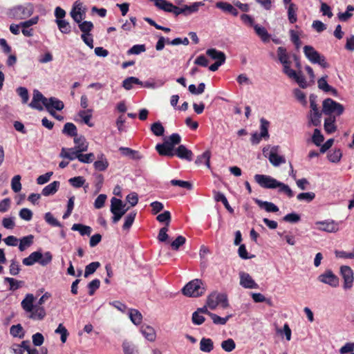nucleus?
I'll return each instance as SVG.
<instances>
[{"instance_id":"obj_1","label":"nucleus","mask_w":354,"mask_h":354,"mask_svg":"<svg viewBox=\"0 0 354 354\" xmlns=\"http://www.w3.org/2000/svg\"><path fill=\"white\" fill-rule=\"evenodd\" d=\"M50 294L46 292L38 300L35 305V298L32 294H26L24 299L21 302V306L24 312L28 314L27 317L35 321L43 320L46 312L41 305L50 297Z\"/></svg>"},{"instance_id":"obj_2","label":"nucleus","mask_w":354,"mask_h":354,"mask_svg":"<svg viewBox=\"0 0 354 354\" xmlns=\"http://www.w3.org/2000/svg\"><path fill=\"white\" fill-rule=\"evenodd\" d=\"M254 180L260 187L264 189H277L280 194H286L288 197L294 196V192L291 188L286 184L281 183L273 177L264 174H255Z\"/></svg>"},{"instance_id":"obj_3","label":"nucleus","mask_w":354,"mask_h":354,"mask_svg":"<svg viewBox=\"0 0 354 354\" xmlns=\"http://www.w3.org/2000/svg\"><path fill=\"white\" fill-rule=\"evenodd\" d=\"M34 10L32 3H26L11 8L8 12V15L15 20L26 19L33 14Z\"/></svg>"},{"instance_id":"obj_4","label":"nucleus","mask_w":354,"mask_h":354,"mask_svg":"<svg viewBox=\"0 0 354 354\" xmlns=\"http://www.w3.org/2000/svg\"><path fill=\"white\" fill-rule=\"evenodd\" d=\"M205 288L201 279H194L188 282L182 289L184 295L198 297L205 293Z\"/></svg>"},{"instance_id":"obj_5","label":"nucleus","mask_w":354,"mask_h":354,"mask_svg":"<svg viewBox=\"0 0 354 354\" xmlns=\"http://www.w3.org/2000/svg\"><path fill=\"white\" fill-rule=\"evenodd\" d=\"M304 53L312 64H317L324 68L328 67V64L325 57L322 55L312 46H305L304 47Z\"/></svg>"},{"instance_id":"obj_6","label":"nucleus","mask_w":354,"mask_h":354,"mask_svg":"<svg viewBox=\"0 0 354 354\" xmlns=\"http://www.w3.org/2000/svg\"><path fill=\"white\" fill-rule=\"evenodd\" d=\"M219 304L223 308L228 306L227 297L225 294L212 292L208 296L207 305L210 309L214 310Z\"/></svg>"},{"instance_id":"obj_7","label":"nucleus","mask_w":354,"mask_h":354,"mask_svg":"<svg viewBox=\"0 0 354 354\" xmlns=\"http://www.w3.org/2000/svg\"><path fill=\"white\" fill-rule=\"evenodd\" d=\"M344 106L339 102H335L331 98H327L323 101L322 111L326 115H330L335 113L340 115L344 112Z\"/></svg>"},{"instance_id":"obj_8","label":"nucleus","mask_w":354,"mask_h":354,"mask_svg":"<svg viewBox=\"0 0 354 354\" xmlns=\"http://www.w3.org/2000/svg\"><path fill=\"white\" fill-rule=\"evenodd\" d=\"M277 53L278 59L283 66L282 71L284 74H286L292 70V68H290V57H292V55H290L287 52L286 48L283 46L278 47Z\"/></svg>"},{"instance_id":"obj_9","label":"nucleus","mask_w":354,"mask_h":354,"mask_svg":"<svg viewBox=\"0 0 354 354\" xmlns=\"http://www.w3.org/2000/svg\"><path fill=\"white\" fill-rule=\"evenodd\" d=\"M315 225L317 226V230L328 233H335L339 229V223L330 219L317 221Z\"/></svg>"},{"instance_id":"obj_10","label":"nucleus","mask_w":354,"mask_h":354,"mask_svg":"<svg viewBox=\"0 0 354 354\" xmlns=\"http://www.w3.org/2000/svg\"><path fill=\"white\" fill-rule=\"evenodd\" d=\"M340 274L344 279V288L350 289L354 280L353 270L348 266H342L340 267Z\"/></svg>"},{"instance_id":"obj_11","label":"nucleus","mask_w":354,"mask_h":354,"mask_svg":"<svg viewBox=\"0 0 354 354\" xmlns=\"http://www.w3.org/2000/svg\"><path fill=\"white\" fill-rule=\"evenodd\" d=\"M318 280L325 284H328L331 287H337L339 286V279L333 274L330 270H326L324 273L318 277Z\"/></svg>"},{"instance_id":"obj_12","label":"nucleus","mask_w":354,"mask_h":354,"mask_svg":"<svg viewBox=\"0 0 354 354\" xmlns=\"http://www.w3.org/2000/svg\"><path fill=\"white\" fill-rule=\"evenodd\" d=\"M46 101V97L40 91L34 90L32 100L29 104V106L38 111H42L44 109L43 106H45Z\"/></svg>"},{"instance_id":"obj_13","label":"nucleus","mask_w":354,"mask_h":354,"mask_svg":"<svg viewBox=\"0 0 354 354\" xmlns=\"http://www.w3.org/2000/svg\"><path fill=\"white\" fill-rule=\"evenodd\" d=\"M279 149V146H273L268 156L269 161L274 167H279L286 162L285 157L278 154Z\"/></svg>"},{"instance_id":"obj_14","label":"nucleus","mask_w":354,"mask_h":354,"mask_svg":"<svg viewBox=\"0 0 354 354\" xmlns=\"http://www.w3.org/2000/svg\"><path fill=\"white\" fill-rule=\"evenodd\" d=\"M240 277V285L248 289H257L259 288V285L254 281L251 276L245 272H241L239 273Z\"/></svg>"},{"instance_id":"obj_15","label":"nucleus","mask_w":354,"mask_h":354,"mask_svg":"<svg viewBox=\"0 0 354 354\" xmlns=\"http://www.w3.org/2000/svg\"><path fill=\"white\" fill-rule=\"evenodd\" d=\"M289 78L294 80L300 87L305 88L308 86L307 82L305 77L302 75L301 71L298 72L295 70H290L288 73L286 74Z\"/></svg>"},{"instance_id":"obj_16","label":"nucleus","mask_w":354,"mask_h":354,"mask_svg":"<svg viewBox=\"0 0 354 354\" xmlns=\"http://www.w3.org/2000/svg\"><path fill=\"white\" fill-rule=\"evenodd\" d=\"M156 149L158 153L161 156H165L168 157H173L175 156V150L168 142H164L162 144H158L156 146Z\"/></svg>"},{"instance_id":"obj_17","label":"nucleus","mask_w":354,"mask_h":354,"mask_svg":"<svg viewBox=\"0 0 354 354\" xmlns=\"http://www.w3.org/2000/svg\"><path fill=\"white\" fill-rule=\"evenodd\" d=\"M45 107L47 111H50V109L57 111H62L64 107V104L60 100L54 97H51L50 98H46Z\"/></svg>"},{"instance_id":"obj_18","label":"nucleus","mask_w":354,"mask_h":354,"mask_svg":"<svg viewBox=\"0 0 354 354\" xmlns=\"http://www.w3.org/2000/svg\"><path fill=\"white\" fill-rule=\"evenodd\" d=\"M175 155L179 158L191 161L193 158V153L191 150L188 149L185 145H179L175 150Z\"/></svg>"},{"instance_id":"obj_19","label":"nucleus","mask_w":354,"mask_h":354,"mask_svg":"<svg viewBox=\"0 0 354 354\" xmlns=\"http://www.w3.org/2000/svg\"><path fill=\"white\" fill-rule=\"evenodd\" d=\"M206 54L212 59L215 60V62L223 64L225 62L226 56L225 53L222 51L216 50V48L207 49L206 51Z\"/></svg>"},{"instance_id":"obj_20","label":"nucleus","mask_w":354,"mask_h":354,"mask_svg":"<svg viewBox=\"0 0 354 354\" xmlns=\"http://www.w3.org/2000/svg\"><path fill=\"white\" fill-rule=\"evenodd\" d=\"M75 143L74 148L77 150V152H84L88 150V143L86 142L84 136H77L73 138Z\"/></svg>"},{"instance_id":"obj_21","label":"nucleus","mask_w":354,"mask_h":354,"mask_svg":"<svg viewBox=\"0 0 354 354\" xmlns=\"http://www.w3.org/2000/svg\"><path fill=\"white\" fill-rule=\"evenodd\" d=\"M125 206L126 205L120 199L113 197L111 201L110 211L111 213L120 212L121 211H124V213H126L128 208H125Z\"/></svg>"},{"instance_id":"obj_22","label":"nucleus","mask_w":354,"mask_h":354,"mask_svg":"<svg viewBox=\"0 0 354 354\" xmlns=\"http://www.w3.org/2000/svg\"><path fill=\"white\" fill-rule=\"evenodd\" d=\"M254 202L260 208L264 209L267 212H277L279 210V207L273 203L263 201L258 198L254 199Z\"/></svg>"},{"instance_id":"obj_23","label":"nucleus","mask_w":354,"mask_h":354,"mask_svg":"<svg viewBox=\"0 0 354 354\" xmlns=\"http://www.w3.org/2000/svg\"><path fill=\"white\" fill-rule=\"evenodd\" d=\"M80 152H77V150L74 147L72 148H62L60 157L64 158H67L70 160H74L75 159L79 158Z\"/></svg>"},{"instance_id":"obj_24","label":"nucleus","mask_w":354,"mask_h":354,"mask_svg":"<svg viewBox=\"0 0 354 354\" xmlns=\"http://www.w3.org/2000/svg\"><path fill=\"white\" fill-rule=\"evenodd\" d=\"M140 332L142 335L149 342H153L156 339V331L153 327L148 325H142L140 327Z\"/></svg>"},{"instance_id":"obj_25","label":"nucleus","mask_w":354,"mask_h":354,"mask_svg":"<svg viewBox=\"0 0 354 354\" xmlns=\"http://www.w3.org/2000/svg\"><path fill=\"white\" fill-rule=\"evenodd\" d=\"M327 78L328 76L325 75L317 80L318 88L324 92H331L333 95H336L337 90L327 83Z\"/></svg>"},{"instance_id":"obj_26","label":"nucleus","mask_w":354,"mask_h":354,"mask_svg":"<svg viewBox=\"0 0 354 354\" xmlns=\"http://www.w3.org/2000/svg\"><path fill=\"white\" fill-rule=\"evenodd\" d=\"M59 185L60 183L59 181H53L43 188L41 194L44 196L53 195L57 192Z\"/></svg>"},{"instance_id":"obj_27","label":"nucleus","mask_w":354,"mask_h":354,"mask_svg":"<svg viewBox=\"0 0 354 354\" xmlns=\"http://www.w3.org/2000/svg\"><path fill=\"white\" fill-rule=\"evenodd\" d=\"M40 257H41V252L40 251H35L32 252L28 257L22 260L24 265L26 266H31L35 263H38Z\"/></svg>"},{"instance_id":"obj_28","label":"nucleus","mask_w":354,"mask_h":354,"mask_svg":"<svg viewBox=\"0 0 354 354\" xmlns=\"http://www.w3.org/2000/svg\"><path fill=\"white\" fill-rule=\"evenodd\" d=\"M62 133L68 137L75 138L77 136V129L76 126L72 122H66L62 131Z\"/></svg>"},{"instance_id":"obj_29","label":"nucleus","mask_w":354,"mask_h":354,"mask_svg":"<svg viewBox=\"0 0 354 354\" xmlns=\"http://www.w3.org/2000/svg\"><path fill=\"white\" fill-rule=\"evenodd\" d=\"M34 236L32 234L26 236L19 239V250L21 252L26 250L33 243Z\"/></svg>"},{"instance_id":"obj_30","label":"nucleus","mask_w":354,"mask_h":354,"mask_svg":"<svg viewBox=\"0 0 354 354\" xmlns=\"http://www.w3.org/2000/svg\"><path fill=\"white\" fill-rule=\"evenodd\" d=\"M254 29L256 34L261 38L262 41L268 42L270 39V35L268 33L266 28L259 25H254Z\"/></svg>"},{"instance_id":"obj_31","label":"nucleus","mask_w":354,"mask_h":354,"mask_svg":"<svg viewBox=\"0 0 354 354\" xmlns=\"http://www.w3.org/2000/svg\"><path fill=\"white\" fill-rule=\"evenodd\" d=\"M95 169L97 171H105L109 167V162L104 154L98 156V160L93 163Z\"/></svg>"},{"instance_id":"obj_32","label":"nucleus","mask_w":354,"mask_h":354,"mask_svg":"<svg viewBox=\"0 0 354 354\" xmlns=\"http://www.w3.org/2000/svg\"><path fill=\"white\" fill-rule=\"evenodd\" d=\"M119 151L124 156H128L133 160H140L142 156L138 151H135L129 147H121L119 148Z\"/></svg>"},{"instance_id":"obj_33","label":"nucleus","mask_w":354,"mask_h":354,"mask_svg":"<svg viewBox=\"0 0 354 354\" xmlns=\"http://www.w3.org/2000/svg\"><path fill=\"white\" fill-rule=\"evenodd\" d=\"M216 7L224 12L230 13L235 17L239 14L238 10L232 5L227 2H218L216 3Z\"/></svg>"},{"instance_id":"obj_34","label":"nucleus","mask_w":354,"mask_h":354,"mask_svg":"<svg viewBox=\"0 0 354 354\" xmlns=\"http://www.w3.org/2000/svg\"><path fill=\"white\" fill-rule=\"evenodd\" d=\"M214 349V342L210 338L203 337L200 342V350L205 353H210Z\"/></svg>"},{"instance_id":"obj_35","label":"nucleus","mask_w":354,"mask_h":354,"mask_svg":"<svg viewBox=\"0 0 354 354\" xmlns=\"http://www.w3.org/2000/svg\"><path fill=\"white\" fill-rule=\"evenodd\" d=\"M71 230L73 231L79 232L82 236H90L92 232V229L90 226L80 223L73 224L71 227Z\"/></svg>"},{"instance_id":"obj_36","label":"nucleus","mask_w":354,"mask_h":354,"mask_svg":"<svg viewBox=\"0 0 354 354\" xmlns=\"http://www.w3.org/2000/svg\"><path fill=\"white\" fill-rule=\"evenodd\" d=\"M92 109H86L80 111L78 113L79 117L81 118L83 122L90 127H93V123L91 122L92 118Z\"/></svg>"},{"instance_id":"obj_37","label":"nucleus","mask_w":354,"mask_h":354,"mask_svg":"<svg viewBox=\"0 0 354 354\" xmlns=\"http://www.w3.org/2000/svg\"><path fill=\"white\" fill-rule=\"evenodd\" d=\"M134 84H142V82L136 77H129L122 82V86L127 91L131 90Z\"/></svg>"},{"instance_id":"obj_38","label":"nucleus","mask_w":354,"mask_h":354,"mask_svg":"<svg viewBox=\"0 0 354 354\" xmlns=\"http://www.w3.org/2000/svg\"><path fill=\"white\" fill-rule=\"evenodd\" d=\"M335 118L330 116L324 120V130L327 133H333L336 131Z\"/></svg>"},{"instance_id":"obj_39","label":"nucleus","mask_w":354,"mask_h":354,"mask_svg":"<svg viewBox=\"0 0 354 354\" xmlns=\"http://www.w3.org/2000/svg\"><path fill=\"white\" fill-rule=\"evenodd\" d=\"M10 333L14 337L24 338L25 331L20 324L12 325L10 328Z\"/></svg>"},{"instance_id":"obj_40","label":"nucleus","mask_w":354,"mask_h":354,"mask_svg":"<svg viewBox=\"0 0 354 354\" xmlns=\"http://www.w3.org/2000/svg\"><path fill=\"white\" fill-rule=\"evenodd\" d=\"M129 317L131 319V321L135 324V325H139L142 322V315L141 313L136 310L131 308L129 311Z\"/></svg>"},{"instance_id":"obj_41","label":"nucleus","mask_w":354,"mask_h":354,"mask_svg":"<svg viewBox=\"0 0 354 354\" xmlns=\"http://www.w3.org/2000/svg\"><path fill=\"white\" fill-rule=\"evenodd\" d=\"M210 158L211 152L209 151H205L201 156H198L195 160V163L197 165L205 163L207 168H210Z\"/></svg>"},{"instance_id":"obj_42","label":"nucleus","mask_w":354,"mask_h":354,"mask_svg":"<svg viewBox=\"0 0 354 354\" xmlns=\"http://www.w3.org/2000/svg\"><path fill=\"white\" fill-rule=\"evenodd\" d=\"M86 182L85 178L83 176H75L73 178H71L68 180V183L71 186H73L75 188H80L82 187H84V188H88V185L84 186V183Z\"/></svg>"},{"instance_id":"obj_43","label":"nucleus","mask_w":354,"mask_h":354,"mask_svg":"<svg viewBox=\"0 0 354 354\" xmlns=\"http://www.w3.org/2000/svg\"><path fill=\"white\" fill-rule=\"evenodd\" d=\"M288 4V21L290 24H294L297 20V13H296L297 8L295 4H294L291 2Z\"/></svg>"},{"instance_id":"obj_44","label":"nucleus","mask_w":354,"mask_h":354,"mask_svg":"<svg viewBox=\"0 0 354 354\" xmlns=\"http://www.w3.org/2000/svg\"><path fill=\"white\" fill-rule=\"evenodd\" d=\"M55 22L59 30L64 34H68L71 31L70 24L64 19H56Z\"/></svg>"},{"instance_id":"obj_45","label":"nucleus","mask_w":354,"mask_h":354,"mask_svg":"<svg viewBox=\"0 0 354 354\" xmlns=\"http://www.w3.org/2000/svg\"><path fill=\"white\" fill-rule=\"evenodd\" d=\"M214 199L218 202L221 201L229 212L232 213L234 212V209L230 205L227 198L223 193L220 192H216L214 196Z\"/></svg>"},{"instance_id":"obj_46","label":"nucleus","mask_w":354,"mask_h":354,"mask_svg":"<svg viewBox=\"0 0 354 354\" xmlns=\"http://www.w3.org/2000/svg\"><path fill=\"white\" fill-rule=\"evenodd\" d=\"M221 346L223 351L230 353L234 351L236 348V343L232 338H228L221 342Z\"/></svg>"},{"instance_id":"obj_47","label":"nucleus","mask_w":354,"mask_h":354,"mask_svg":"<svg viewBox=\"0 0 354 354\" xmlns=\"http://www.w3.org/2000/svg\"><path fill=\"white\" fill-rule=\"evenodd\" d=\"M260 136H263L264 139H268L270 136L268 133L270 122L266 119L261 118L260 120Z\"/></svg>"},{"instance_id":"obj_48","label":"nucleus","mask_w":354,"mask_h":354,"mask_svg":"<svg viewBox=\"0 0 354 354\" xmlns=\"http://www.w3.org/2000/svg\"><path fill=\"white\" fill-rule=\"evenodd\" d=\"M100 266V263L98 261L91 262L86 266L84 274V277L86 278L93 274Z\"/></svg>"},{"instance_id":"obj_49","label":"nucleus","mask_w":354,"mask_h":354,"mask_svg":"<svg viewBox=\"0 0 354 354\" xmlns=\"http://www.w3.org/2000/svg\"><path fill=\"white\" fill-rule=\"evenodd\" d=\"M151 131L156 136H161L164 134L165 128L160 122H156L151 126Z\"/></svg>"},{"instance_id":"obj_50","label":"nucleus","mask_w":354,"mask_h":354,"mask_svg":"<svg viewBox=\"0 0 354 354\" xmlns=\"http://www.w3.org/2000/svg\"><path fill=\"white\" fill-rule=\"evenodd\" d=\"M136 216V212H131L126 216V217L124 218V223L122 226L123 230H127L131 227L134 222Z\"/></svg>"},{"instance_id":"obj_51","label":"nucleus","mask_w":354,"mask_h":354,"mask_svg":"<svg viewBox=\"0 0 354 354\" xmlns=\"http://www.w3.org/2000/svg\"><path fill=\"white\" fill-rule=\"evenodd\" d=\"M5 281L8 282L10 285L9 289L12 291H15L21 287L24 283L21 281H18L14 278L6 277Z\"/></svg>"},{"instance_id":"obj_52","label":"nucleus","mask_w":354,"mask_h":354,"mask_svg":"<svg viewBox=\"0 0 354 354\" xmlns=\"http://www.w3.org/2000/svg\"><path fill=\"white\" fill-rule=\"evenodd\" d=\"M208 315L212 318L213 323L217 325H224L226 324L231 315H227L225 317H221L214 313H208Z\"/></svg>"},{"instance_id":"obj_53","label":"nucleus","mask_w":354,"mask_h":354,"mask_svg":"<svg viewBox=\"0 0 354 354\" xmlns=\"http://www.w3.org/2000/svg\"><path fill=\"white\" fill-rule=\"evenodd\" d=\"M315 198V194L314 192H303L300 193L297 196V198L299 201H306L310 203L313 201Z\"/></svg>"},{"instance_id":"obj_54","label":"nucleus","mask_w":354,"mask_h":354,"mask_svg":"<svg viewBox=\"0 0 354 354\" xmlns=\"http://www.w3.org/2000/svg\"><path fill=\"white\" fill-rule=\"evenodd\" d=\"M146 51V46L145 44H136L133 45L127 51L128 55H140Z\"/></svg>"},{"instance_id":"obj_55","label":"nucleus","mask_w":354,"mask_h":354,"mask_svg":"<svg viewBox=\"0 0 354 354\" xmlns=\"http://www.w3.org/2000/svg\"><path fill=\"white\" fill-rule=\"evenodd\" d=\"M79 28L82 32V34H89L93 29V24L91 21H84L78 24Z\"/></svg>"},{"instance_id":"obj_56","label":"nucleus","mask_w":354,"mask_h":354,"mask_svg":"<svg viewBox=\"0 0 354 354\" xmlns=\"http://www.w3.org/2000/svg\"><path fill=\"white\" fill-rule=\"evenodd\" d=\"M44 219L46 222L53 227H62V224L59 221L55 218L50 212H47L44 215Z\"/></svg>"},{"instance_id":"obj_57","label":"nucleus","mask_w":354,"mask_h":354,"mask_svg":"<svg viewBox=\"0 0 354 354\" xmlns=\"http://www.w3.org/2000/svg\"><path fill=\"white\" fill-rule=\"evenodd\" d=\"M170 183L173 186H178L183 188H185L188 190L192 189V184L188 181L173 179L170 181Z\"/></svg>"},{"instance_id":"obj_58","label":"nucleus","mask_w":354,"mask_h":354,"mask_svg":"<svg viewBox=\"0 0 354 354\" xmlns=\"http://www.w3.org/2000/svg\"><path fill=\"white\" fill-rule=\"evenodd\" d=\"M202 6H203L202 2H194L189 6L185 5L186 16L198 12L199 8Z\"/></svg>"},{"instance_id":"obj_59","label":"nucleus","mask_w":354,"mask_h":354,"mask_svg":"<svg viewBox=\"0 0 354 354\" xmlns=\"http://www.w3.org/2000/svg\"><path fill=\"white\" fill-rule=\"evenodd\" d=\"M342 153L340 149H336L334 151H330L328 154V158L329 161L332 162H338L341 158Z\"/></svg>"},{"instance_id":"obj_60","label":"nucleus","mask_w":354,"mask_h":354,"mask_svg":"<svg viewBox=\"0 0 354 354\" xmlns=\"http://www.w3.org/2000/svg\"><path fill=\"white\" fill-rule=\"evenodd\" d=\"M55 333L61 335L60 339L62 343L66 342L68 333L67 329L65 328V326H63L62 324H59L58 327L55 330Z\"/></svg>"},{"instance_id":"obj_61","label":"nucleus","mask_w":354,"mask_h":354,"mask_svg":"<svg viewBox=\"0 0 354 354\" xmlns=\"http://www.w3.org/2000/svg\"><path fill=\"white\" fill-rule=\"evenodd\" d=\"M21 176L19 175L15 176L11 181V187L14 192L17 193L21 189V184L20 182Z\"/></svg>"},{"instance_id":"obj_62","label":"nucleus","mask_w":354,"mask_h":354,"mask_svg":"<svg viewBox=\"0 0 354 354\" xmlns=\"http://www.w3.org/2000/svg\"><path fill=\"white\" fill-rule=\"evenodd\" d=\"M324 136L321 133V131L319 129H315L314 130V132H313V136H312V141L313 142L317 145V146H319L321 145V143L324 141Z\"/></svg>"},{"instance_id":"obj_63","label":"nucleus","mask_w":354,"mask_h":354,"mask_svg":"<svg viewBox=\"0 0 354 354\" xmlns=\"http://www.w3.org/2000/svg\"><path fill=\"white\" fill-rule=\"evenodd\" d=\"M53 259V256L50 252H46L44 254L41 253V257H40L38 263L42 266H46L48 265Z\"/></svg>"},{"instance_id":"obj_64","label":"nucleus","mask_w":354,"mask_h":354,"mask_svg":"<svg viewBox=\"0 0 354 354\" xmlns=\"http://www.w3.org/2000/svg\"><path fill=\"white\" fill-rule=\"evenodd\" d=\"M100 281L98 279H95L92 280L91 282L88 284V295H93L95 292L100 288Z\"/></svg>"}]
</instances>
